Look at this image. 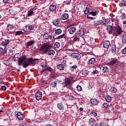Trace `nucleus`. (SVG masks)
Listing matches in <instances>:
<instances>
[{
	"instance_id": "f257e3e1",
	"label": "nucleus",
	"mask_w": 126,
	"mask_h": 126,
	"mask_svg": "<svg viewBox=\"0 0 126 126\" xmlns=\"http://www.w3.org/2000/svg\"><path fill=\"white\" fill-rule=\"evenodd\" d=\"M14 58L15 59H18V63L20 66L22 65L23 62H25L26 60V56L23 55L21 56V53H16L14 56Z\"/></svg>"
},
{
	"instance_id": "f03ea898",
	"label": "nucleus",
	"mask_w": 126,
	"mask_h": 126,
	"mask_svg": "<svg viewBox=\"0 0 126 126\" xmlns=\"http://www.w3.org/2000/svg\"><path fill=\"white\" fill-rule=\"evenodd\" d=\"M124 32L123 30H122V27L120 26H117L116 27L114 28L113 30V36L115 37H118L120 35H122V33Z\"/></svg>"
},
{
	"instance_id": "7ed1b4c3",
	"label": "nucleus",
	"mask_w": 126,
	"mask_h": 126,
	"mask_svg": "<svg viewBox=\"0 0 126 126\" xmlns=\"http://www.w3.org/2000/svg\"><path fill=\"white\" fill-rule=\"evenodd\" d=\"M41 51L43 52L44 54H47L48 51L50 49H51V46L49 44H45L44 45L42 46L41 48Z\"/></svg>"
},
{
	"instance_id": "20e7f679",
	"label": "nucleus",
	"mask_w": 126,
	"mask_h": 126,
	"mask_svg": "<svg viewBox=\"0 0 126 126\" xmlns=\"http://www.w3.org/2000/svg\"><path fill=\"white\" fill-rule=\"evenodd\" d=\"M71 83V80L70 78H66L62 83L63 87H67L68 85H70Z\"/></svg>"
},
{
	"instance_id": "39448f33",
	"label": "nucleus",
	"mask_w": 126,
	"mask_h": 126,
	"mask_svg": "<svg viewBox=\"0 0 126 126\" xmlns=\"http://www.w3.org/2000/svg\"><path fill=\"white\" fill-rule=\"evenodd\" d=\"M42 96H43V94L42 92L37 91L36 93H35L34 97L37 101H40V100L42 99Z\"/></svg>"
},
{
	"instance_id": "423d86ee",
	"label": "nucleus",
	"mask_w": 126,
	"mask_h": 126,
	"mask_svg": "<svg viewBox=\"0 0 126 126\" xmlns=\"http://www.w3.org/2000/svg\"><path fill=\"white\" fill-rule=\"evenodd\" d=\"M16 118L18 119L20 121H21L24 119L25 116L23 115V113L21 112H17L16 115Z\"/></svg>"
},
{
	"instance_id": "0eeeda50",
	"label": "nucleus",
	"mask_w": 126,
	"mask_h": 126,
	"mask_svg": "<svg viewBox=\"0 0 126 126\" xmlns=\"http://www.w3.org/2000/svg\"><path fill=\"white\" fill-rule=\"evenodd\" d=\"M104 23V21L103 20H98L94 21V26H99L101 25V24H103Z\"/></svg>"
},
{
	"instance_id": "6e6552de",
	"label": "nucleus",
	"mask_w": 126,
	"mask_h": 126,
	"mask_svg": "<svg viewBox=\"0 0 126 126\" xmlns=\"http://www.w3.org/2000/svg\"><path fill=\"white\" fill-rule=\"evenodd\" d=\"M71 56L73 59H76V60H80L81 59V55L78 53H72Z\"/></svg>"
},
{
	"instance_id": "1a4fd4ad",
	"label": "nucleus",
	"mask_w": 126,
	"mask_h": 126,
	"mask_svg": "<svg viewBox=\"0 0 126 126\" xmlns=\"http://www.w3.org/2000/svg\"><path fill=\"white\" fill-rule=\"evenodd\" d=\"M57 107L60 111H63L64 110V105H63L62 102L57 103Z\"/></svg>"
},
{
	"instance_id": "9d476101",
	"label": "nucleus",
	"mask_w": 126,
	"mask_h": 126,
	"mask_svg": "<svg viewBox=\"0 0 126 126\" xmlns=\"http://www.w3.org/2000/svg\"><path fill=\"white\" fill-rule=\"evenodd\" d=\"M119 63V60L116 59V58H113L112 61L108 63V64L109 65H115V64H116V63Z\"/></svg>"
},
{
	"instance_id": "9b49d317",
	"label": "nucleus",
	"mask_w": 126,
	"mask_h": 126,
	"mask_svg": "<svg viewBox=\"0 0 126 126\" xmlns=\"http://www.w3.org/2000/svg\"><path fill=\"white\" fill-rule=\"evenodd\" d=\"M10 42H11V40L8 39H5L1 42V45L2 46L5 47V46H7V45H8Z\"/></svg>"
},
{
	"instance_id": "f8f14e48",
	"label": "nucleus",
	"mask_w": 126,
	"mask_h": 126,
	"mask_svg": "<svg viewBox=\"0 0 126 126\" xmlns=\"http://www.w3.org/2000/svg\"><path fill=\"white\" fill-rule=\"evenodd\" d=\"M62 20H68L69 15L67 13H64L61 15Z\"/></svg>"
},
{
	"instance_id": "ddd939ff",
	"label": "nucleus",
	"mask_w": 126,
	"mask_h": 126,
	"mask_svg": "<svg viewBox=\"0 0 126 126\" xmlns=\"http://www.w3.org/2000/svg\"><path fill=\"white\" fill-rule=\"evenodd\" d=\"M49 10L51 12H54V11H56L57 10V6L55 4H50L49 6Z\"/></svg>"
},
{
	"instance_id": "4468645a",
	"label": "nucleus",
	"mask_w": 126,
	"mask_h": 126,
	"mask_svg": "<svg viewBox=\"0 0 126 126\" xmlns=\"http://www.w3.org/2000/svg\"><path fill=\"white\" fill-rule=\"evenodd\" d=\"M95 62H96V58H91L87 62L88 64H89V65H91V64H94V63H95Z\"/></svg>"
},
{
	"instance_id": "2eb2a0df",
	"label": "nucleus",
	"mask_w": 126,
	"mask_h": 126,
	"mask_svg": "<svg viewBox=\"0 0 126 126\" xmlns=\"http://www.w3.org/2000/svg\"><path fill=\"white\" fill-rule=\"evenodd\" d=\"M91 104H92V105H94V106H96L98 105V103H99V101L97 99H93L92 98L90 100Z\"/></svg>"
},
{
	"instance_id": "dca6fc26",
	"label": "nucleus",
	"mask_w": 126,
	"mask_h": 126,
	"mask_svg": "<svg viewBox=\"0 0 126 126\" xmlns=\"http://www.w3.org/2000/svg\"><path fill=\"white\" fill-rule=\"evenodd\" d=\"M96 121L93 118H91L89 119V125L91 126H96Z\"/></svg>"
},
{
	"instance_id": "f3484780",
	"label": "nucleus",
	"mask_w": 126,
	"mask_h": 126,
	"mask_svg": "<svg viewBox=\"0 0 126 126\" xmlns=\"http://www.w3.org/2000/svg\"><path fill=\"white\" fill-rule=\"evenodd\" d=\"M106 29L109 34H112L114 32V28L112 26H108Z\"/></svg>"
},
{
	"instance_id": "a211bd4d",
	"label": "nucleus",
	"mask_w": 126,
	"mask_h": 126,
	"mask_svg": "<svg viewBox=\"0 0 126 126\" xmlns=\"http://www.w3.org/2000/svg\"><path fill=\"white\" fill-rule=\"evenodd\" d=\"M38 60L39 59H33L32 58H30V59H29V60L28 61L29 64L30 65V64H34V63H35V61H38Z\"/></svg>"
},
{
	"instance_id": "6ab92c4d",
	"label": "nucleus",
	"mask_w": 126,
	"mask_h": 126,
	"mask_svg": "<svg viewBox=\"0 0 126 126\" xmlns=\"http://www.w3.org/2000/svg\"><path fill=\"white\" fill-rule=\"evenodd\" d=\"M75 31H76V28L74 27L70 28L68 30V32L70 34H74V33H75Z\"/></svg>"
},
{
	"instance_id": "aec40b11",
	"label": "nucleus",
	"mask_w": 126,
	"mask_h": 126,
	"mask_svg": "<svg viewBox=\"0 0 126 126\" xmlns=\"http://www.w3.org/2000/svg\"><path fill=\"white\" fill-rule=\"evenodd\" d=\"M111 52L113 54H116L117 53V46L116 44H113L111 46Z\"/></svg>"
},
{
	"instance_id": "412c9836",
	"label": "nucleus",
	"mask_w": 126,
	"mask_h": 126,
	"mask_svg": "<svg viewBox=\"0 0 126 126\" xmlns=\"http://www.w3.org/2000/svg\"><path fill=\"white\" fill-rule=\"evenodd\" d=\"M60 22L61 21H60V19H56L53 21V25H55V26H59Z\"/></svg>"
},
{
	"instance_id": "4be33fe9",
	"label": "nucleus",
	"mask_w": 126,
	"mask_h": 126,
	"mask_svg": "<svg viewBox=\"0 0 126 126\" xmlns=\"http://www.w3.org/2000/svg\"><path fill=\"white\" fill-rule=\"evenodd\" d=\"M110 46V41L109 40L105 41L103 42V48L105 49H107V48H109Z\"/></svg>"
},
{
	"instance_id": "5701e85b",
	"label": "nucleus",
	"mask_w": 126,
	"mask_h": 126,
	"mask_svg": "<svg viewBox=\"0 0 126 126\" xmlns=\"http://www.w3.org/2000/svg\"><path fill=\"white\" fill-rule=\"evenodd\" d=\"M34 44H35V42L33 41L27 42L26 45V47L27 49H29V47L32 46V45H34Z\"/></svg>"
},
{
	"instance_id": "b1692460",
	"label": "nucleus",
	"mask_w": 126,
	"mask_h": 126,
	"mask_svg": "<svg viewBox=\"0 0 126 126\" xmlns=\"http://www.w3.org/2000/svg\"><path fill=\"white\" fill-rule=\"evenodd\" d=\"M23 64H22V65L25 68L27 67V66H29V65H30L29 64V62L28 60H26L23 62Z\"/></svg>"
},
{
	"instance_id": "393cba45",
	"label": "nucleus",
	"mask_w": 126,
	"mask_h": 126,
	"mask_svg": "<svg viewBox=\"0 0 126 126\" xmlns=\"http://www.w3.org/2000/svg\"><path fill=\"white\" fill-rule=\"evenodd\" d=\"M46 54L49 56H54L55 55V50L49 49Z\"/></svg>"
},
{
	"instance_id": "a878e982",
	"label": "nucleus",
	"mask_w": 126,
	"mask_h": 126,
	"mask_svg": "<svg viewBox=\"0 0 126 126\" xmlns=\"http://www.w3.org/2000/svg\"><path fill=\"white\" fill-rule=\"evenodd\" d=\"M96 11H91L90 12V14H91L93 16H96V15H98V13H99V11H98V10H96Z\"/></svg>"
},
{
	"instance_id": "bb28decb",
	"label": "nucleus",
	"mask_w": 126,
	"mask_h": 126,
	"mask_svg": "<svg viewBox=\"0 0 126 126\" xmlns=\"http://www.w3.org/2000/svg\"><path fill=\"white\" fill-rule=\"evenodd\" d=\"M77 68V65H74L72 66H70V70L71 72H73V71H75L76 70V68Z\"/></svg>"
},
{
	"instance_id": "cd10ccee",
	"label": "nucleus",
	"mask_w": 126,
	"mask_h": 126,
	"mask_svg": "<svg viewBox=\"0 0 126 126\" xmlns=\"http://www.w3.org/2000/svg\"><path fill=\"white\" fill-rule=\"evenodd\" d=\"M118 91V89H117V88H116L115 87H111L110 89V92H111V93H117Z\"/></svg>"
},
{
	"instance_id": "c85d7f7f",
	"label": "nucleus",
	"mask_w": 126,
	"mask_h": 126,
	"mask_svg": "<svg viewBox=\"0 0 126 126\" xmlns=\"http://www.w3.org/2000/svg\"><path fill=\"white\" fill-rule=\"evenodd\" d=\"M111 22V20L110 19H105L104 20V23H103V25L104 26H107Z\"/></svg>"
},
{
	"instance_id": "c756f323",
	"label": "nucleus",
	"mask_w": 126,
	"mask_h": 126,
	"mask_svg": "<svg viewBox=\"0 0 126 126\" xmlns=\"http://www.w3.org/2000/svg\"><path fill=\"white\" fill-rule=\"evenodd\" d=\"M79 35L80 36V37H82L83 35H84V29L81 28L79 31Z\"/></svg>"
},
{
	"instance_id": "7c9ffc66",
	"label": "nucleus",
	"mask_w": 126,
	"mask_h": 126,
	"mask_svg": "<svg viewBox=\"0 0 126 126\" xmlns=\"http://www.w3.org/2000/svg\"><path fill=\"white\" fill-rule=\"evenodd\" d=\"M15 33V36H20V35H23L24 34V32L21 31H16Z\"/></svg>"
},
{
	"instance_id": "2f4dec72",
	"label": "nucleus",
	"mask_w": 126,
	"mask_h": 126,
	"mask_svg": "<svg viewBox=\"0 0 126 126\" xmlns=\"http://www.w3.org/2000/svg\"><path fill=\"white\" fill-rule=\"evenodd\" d=\"M102 71L103 73H108L109 72V68L107 66H103Z\"/></svg>"
},
{
	"instance_id": "473e14b6",
	"label": "nucleus",
	"mask_w": 126,
	"mask_h": 126,
	"mask_svg": "<svg viewBox=\"0 0 126 126\" xmlns=\"http://www.w3.org/2000/svg\"><path fill=\"white\" fill-rule=\"evenodd\" d=\"M122 43L123 44H126V34H122Z\"/></svg>"
},
{
	"instance_id": "72a5a7b5",
	"label": "nucleus",
	"mask_w": 126,
	"mask_h": 126,
	"mask_svg": "<svg viewBox=\"0 0 126 126\" xmlns=\"http://www.w3.org/2000/svg\"><path fill=\"white\" fill-rule=\"evenodd\" d=\"M105 100L106 102L108 103H109V102H111L112 101V97L110 95H106L105 97Z\"/></svg>"
},
{
	"instance_id": "f704fd0d",
	"label": "nucleus",
	"mask_w": 126,
	"mask_h": 126,
	"mask_svg": "<svg viewBox=\"0 0 126 126\" xmlns=\"http://www.w3.org/2000/svg\"><path fill=\"white\" fill-rule=\"evenodd\" d=\"M57 68L58 69H60V70H63V68H64L63 64H59L57 65Z\"/></svg>"
},
{
	"instance_id": "c9c22d12",
	"label": "nucleus",
	"mask_w": 126,
	"mask_h": 126,
	"mask_svg": "<svg viewBox=\"0 0 126 126\" xmlns=\"http://www.w3.org/2000/svg\"><path fill=\"white\" fill-rule=\"evenodd\" d=\"M60 47H61V43L60 42H57L55 43L54 48H55V49H59Z\"/></svg>"
},
{
	"instance_id": "e433bc0d",
	"label": "nucleus",
	"mask_w": 126,
	"mask_h": 126,
	"mask_svg": "<svg viewBox=\"0 0 126 126\" xmlns=\"http://www.w3.org/2000/svg\"><path fill=\"white\" fill-rule=\"evenodd\" d=\"M61 33H62V30L58 29L55 30V33L56 34V35H60Z\"/></svg>"
},
{
	"instance_id": "4c0bfd02",
	"label": "nucleus",
	"mask_w": 126,
	"mask_h": 126,
	"mask_svg": "<svg viewBox=\"0 0 126 126\" xmlns=\"http://www.w3.org/2000/svg\"><path fill=\"white\" fill-rule=\"evenodd\" d=\"M47 70L51 73L55 72V70L51 67H47Z\"/></svg>"
},
{
	"instance_id": "58836bf2",
	"label": "nucleus",
	"mask_w": 126,
	"mask_h": 126,
	"mask_svg": "<svg viewBox=\"0 0 126 126\" xmlns=\"http://www.w3.org/2000/svg\"><path fill=\"white\" fill-rule=\"evenodd\" d=\"M49 34H48L47 33H45L43 35V39L44 40H48V39H49Z\"/></svg>"
},
{
	"instance_id": "ea45409f",
	"label": "nucleus",
	"mask_w": 126,
	"mask_h": 126,
	"mask_svg": "<svg viewBox=\"0 0 126 126\" xmlns=\"http://www.w3.org/2000/svg\"><path fill=\"white\" fill-rule=\"evenodd\" d=\"M33 13H34V12H33V11H32L31 10L29 11L28 12V17H30V16H31V15H32V14H33Z\"/></svg>"
},
{
	"instance_id": "a19ab883",
	"label": "nucleus",
	"mask_w": 126,
	"mask_h": 126,
	"mask_svg": "<svg viewBox=\"0 0 126 126\" xmlns=\"http://www.w3.org/2000/svg\"><path fill=\"white\" fill-rule=\"evenodd\" d=\"M3 63L6 66L9 65V62H8V60L3 61Z\"/></svg>"
},
{
	"instance_id": "79ce46f5",
	"label": "nucleus",
	"mask_w": 126,
	"mask_h": 126,
	"mask_svg": "<svg viewBox=\"0 0 126 126\" xmlns=\"http://www.w3.org/2000/svg\"><path fill=\"white\" fill-rule=\"evenodd\" d=\"M86 9L84 11V14H88V13H89V8H88V7H86Z\"/></svg>"
},
{
	"instance_id": "37998d69",
	"label": "nucleus",
	"mask_w": 126,
	"mask_h": 126,
	"mask_svg": "<svg viewBox=\"0 0 126 126\" xmlns=\"http://www.w3.org/2000/svg\"><path fill=\"white\" fill-rule=\"evenodd\" d=\"M102 107L104 109H107V108L109 107V104H108L107 103H104L102 105Z\"/></svg>"
},
{
	"instance_id": "c03bdc74",
	"label": "nucleus",
	"mask_w": 126,
	"mask_h": 126,
	"mask_svg": "<svg viewBox=\"0 0 126 126\" xmlns=\"http://www.w3.org/2000/svg\"><path fill=\"white\" fill-rule=\"evenodd\" d=\"M7 30H11V29H13V26L11 25H8L7 27Z\"/></svg>"
},
{
	"instance_id": "a18cd8bd",
	"label": "nucleus",
	"mask_w": 126,
	"mask_h": 126,
	"mask_svg": "<svg viewBox=\"0 0 126 126\" xmlns=\"http://www.w3.org/2000/svg\"><path fill=\"white\" fill-rule=\"evenodd\" d=\"M120 17L121 18L122 20H124V19H126V14L123 13L122 15L120 16Z\"/></svg>"
},
{
	"instance_id": "49530a36",
	"label": "nucleus",
	"mask_w": 126,
	"mask_h": 126,
	"mask_svg": "<svg viewBox=\"0 0 126 126\" xmlns=\"http://www.w3.org/2000/svg\"><path fill=\"white\" fill-rule=\"evenodd\" d=\"M26 27H28V28H29V29H30V30H33V29H34V25H30L29 26H26Z\"/></svg>"
},
{
	"instance_id": "de8ad7c7",
	"label": "nucleus",
	"mask_w": 126,
	"mask_h": 126,
	"mask_svg": "<svg viewBox=\"0 0 126 126\" xmlns=\"http://www.w3.org/2000/svg\"><path fill=\"white\" fill-rule=\"evenodd\" d=\"M64 36H65V34L63 33L62 35H59L58 37H57L56 39H63V38L64 37Z\"/></svg>"
},
{
	"instance_id": "09e8293b",
	"label": "nucleus",
	"mask_w": 126,
	"mask_h": 126,
	"mask_svg": "<svg viewBox=\"0 0 126 126\" xmlns=\"http://www.w3.org/2000/svg\"><path fill=\"white\" fill-rule=\"evenodd\" d=\"M9 12L11 15H14V10H13V9H10L9 10Z\"/></svg>"
},
{
	"instance_id": "8fccbe9b",
	"label": "nucleus",
	"mask_w": 126,
	"mask_h": 126,
	"mask_svg": "<svg viewBox=\"0 0 126 126\" xmlns=\"http://www.w3.org/2000/svg\"><path fill=\"white\" fill-rule=\"evenodd\" d=\"M121 4L122 5H124V6H126V0H122Z\"/></svg>"
},
{
	"instance_id": "3c124183",
	"label": "nucleus",
	"mask_w": 126,
	"mask_h": 126,
	"mask_svg": "<svg viewBox=\"0 0 126 126\" xmlns=\"http://www.w3.org/2000/svg\"><path fill=\"white\" fill-rule=\"evenodd\" d=\"M87 74V71L83 70L82 71L81 75L82 76H84V75H86Z\"/></svg>"
},
{
	"instance_id": "603ef678",
	"label": "nucleus",
	"mask_w": 126,
	"mask_h": 126,
	"mask_svg": "<svg viewBox=\"0 0 126 126\" xmlns=\"http://www.w3.org/2000/svg\"><path fill=\"white\" fill-rule=\"evenodd\" d=\"M76 88H77V91L80 92L82 90V88L81 87V86L79 85L77 86Z\"/></svg>"
},
{
	"instance_id": "864d4df0",
	"label": "nucleus",
	"mask_w": 126,
	"mask_h": 126,
	"mask_svg": "<svg viewBox=\"0 0 126 126\" xmlns=\"http://www.w3.org/2000/svg\"><path fill=\"white\" fill-rule=\"evenodd\" d=\"M51 86L52 87H57V83L55 82H52L51 83Z\"/></svg>"
},
{
	"instance_id": "5fc2aeb1",
	"label": "nucleus",
	"mask_w": 126,
	"mask_h": 126,
	"mask_svg": "<svg viewBox=\"0 0 126 126\" xmlns=\"http://www.w3.org/2000/svg\"><path fill=\"white\" fill-rule=\"evenodd\" d=\"M96 126H104V122H101L97 123Z\"/></svg>"
},
{
	"instance_id": "6e6d98bb",
	"label": "nucleus",
	"mask_w": 126,
	"mask_h": 126,
	"mask_svg": "<svg viewBox=\"0 0 126 126\" xmlns=\"http://www.w3.org/2000/svg\"><path fill=\"white\" fill-rule=\"evenodd\" d=\"M121 52L122 53V54L123 55H126V47L124 49L122 50Z\"/></svg>"
},
{
	"instance_id": "4d7b16f0",
	"label": "nucleus",
	"mask_w": 126,
	"mask_h": 126,
	"mask_svg": "<svg viewBox=\"0 0 126 126\" xmlns=\"http://www.w3.org/2000/svg\"><path fill=\"white\" fill-rule=\"evenodd\" d=\"M73 42H76L77 41H79V37L77 36H75L73 40Z\"/></svg>"
},
{
	"instance_id": "13d9d810",
	"label": "nucleus",
	"mask_w": 126,
	"mask_h": 126,
	"mask_svg": "<svg viewBox=\"0 0 126 126\" xmlns=\"http://www.w3.org/2000/svg\"><path fill=\"white\" fill-rule=\"evenodd\" d=\"M1 89L3 91H5V90H6V86H1Z\"/></svg>"
},
{
	"instance_id": "bf43d9fd",
	"label": "nucleus",
	"mask_w": 126,
	"mask_h": 126,
	"mask_svg": "<svg viewBox=\"0 0 126 126\" xmlns=\"http://www.w3.org/2000/svg\"><path fill=\"white\" fill-rule=\"evenodd\" d=\"M51 77L52 78H56L57 77V76L54 73V72L51 73Z\"/></svg>"
},
{
	"instance_id": "052dcab7",
	"label": "nucleus",
	"mask_w": 126,
	"mask_h": 126,
	"mask_svg": "<svg viewBox=\"0 0 126 126\" xmlns=\"http://www.w3.org/2000/svg\"><path fill=\"white\" fill-rule=\"evenodd\" d=\"M47 67H44L43 69L41 70V72H45L46 71H47Z\"/></svg>"
},
{
	"instance_id": "680f3d73",
	"label": "nucleus",
	"mask_w": 126,
	"mask_h": 126,
	"mask_svg": "<svg viewBox=\"0 0 126 126\" xmlns=\"http://www.w3.org/2000/svg\"><path fill=\"white\" fill-rule=\"evenodd\" d=\"M87 17L88 19H91V20H94L95 19V17H89V16H87Z\"/></svg>"
},
{
	"instance_id": "e2e57ef3",
	"label": "nucleus",
	"mask_w": 126,
	"mask_h": 126,
	"mask_svg": "<svg viewBox=\"0 0 126 126\" xmlns=\"http://www.w3.org/2000/svg\"><path fill=\"white\" fill-rule=\"evenodd\" d=\"M93 10L94 11H99V8L98 7H94V9H93Z\"/></svg>"
},
{
	"instance_id": "0e129e2a",
	"label": "nucleus",
	"mask_w": 126,
	"mask_h": 126,
	"mask_svg": "<svg viewBox=\"0 0 126 126\" xmlns=\"http://www.w3.org/2000/svg\"><path fill=\"white\" fill-rule=\"evenodd\" d=\"M50 40H54L55 39V36L51 35L50 36Z\"/></svg>"
},
{
	"instance_id": "69168bd1",
	"label": "nucleus",
	"mask_w": 126,
	"mask_h": 126,
	"mask_svg": "<svg viewBox=\"0 0 126 126\" xmlns=\"http://www.w3.org/2000/svg\"><path fill=\"white\" fill-rule=\"evenodd\" d=\"M93 74H97V73H98V70H94L93 71Z\"/></svg>"
},
{
	"instance_id": "338daca9",
	"label": "nucleus",
	"mask_w": 126,
	"mask_h": 126,
	"mask_svg": "<svg viewBox=\"0 0 126 126\" xmlns=\"http://www.w3.org/2000/svg\"><path fill=\"white\" fill-rule=\"evenodd\" d=\"M67 88L69 89L70 90H72V87H71V85H69L67 86Z\"/></svg>"
},
{
	"instance_id": "774afa93",
	"label": "nucleus",
	"mask_w": 126,
	"mask_h": 126,
	"mask_svg": "<svg viewBox=\"0 0 126 126\" xmlns=\"http://www.w3.org/2000/svg\"><path fill=\"white\" fill-rule=\"evenodd\" d=\"M3 53V48L0 47V54Z\"/></svg>"
}]
</instances>
